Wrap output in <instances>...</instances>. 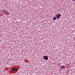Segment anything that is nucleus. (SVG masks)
<instances>
[{
	"label": "nucleus",
	"mask_w": 75,
	"mask_h": 75,
	"mask_svg": "<svg viewBox=\"0 0 75 75\" xmlns=\"http://www.w3.org/2000/svg\"><path fill=\"white\" fill-rule=\"evenodd\" d=\"M61 15L59 13H58L56 15V17L57 18V19H59L60 18H61Z\"/></svg>",
	"instance_id": "f257e3e1"
},
{
	"label": "nucleus",
	"mask_w": 75,
	"mask_h": 75,
	"mask_svg": "<svg viewBox=\"0 0 75 75\" xmlns=\"http://www.w3.org/2000/svg\"><path fill=\"white\" fill-rule=\"evenodd\" d=\"M43 58L45 59V60H48V56H43Z\"/></svg>",
	"instance_id": "f03ea898"
},
{
	"label": "nucleus",
	"mask_w": 75,
	"mask_h": 75,
	"mask_svg": "<svg viewBox=\"0 0 75 75\" xmlns=\"http://www.w3.org/2000/svg\"><path fill=\"white\" fill-rule=\"evenodd\" d=\"M18 71V69L16 68L13 67L11 70V71L13 72V71Z\"/></svg>",
	"instance_id": "7ed1b4c3"
},
{
	"label": "nucleus",
	"mask_w": 75,
	"mask_h": 75,
	"mask_svg": "<svg viewBox=\"0 0 75 75\" xmlns=\"http://www.w3.org/2000/svg\"><path fill=\"white\" fill-rule=\"evenodd\" d=\"M60 68H62V69H64L65 68V66H62L60 67Z\"/></svg>",
	"instance_id": "20e7f679"
},
{
	"label": "nucleus",
	"mask_w": 75,
	"mask_h": 75,
	"mask_svg": "<svg viewBox=\"0 0 75 75\" xmlns=\"http://www.w3.org/2000/svg\"><path fill=\"white\" fill-rule=\"evenodd\" d=\"M56 19H57L56 17H54L53 18V21H55V20H56Z\"/></svg>",
	"instance_id": "39448f33"
},
{
	"label": "nucleus",
	"mask_w": 75,
	"mask_h": 75,
	"mask_svg": "<svg viewBox=\"0 0 75 75\" xmlns=\"http://www.w3.org/2000/svg\"><path fill=\"white\" fill-rule=\"evenodd\" d=\"M2 12L4 13H6V14L7 13V12L6 11L4 10H2Z\"/></svg>",
	"instance_id": "423d86ee"
},
{
	"label": "nucleus",
	"mask_w": 75,
	"mask_h": 75,
	"mask_svg": "<svg viewBox=\"0 0 75 75\" xmlns=\"http://www.w3.org/2000/svg\"><path fill=\"white\" fill-rule=\"evenodd\" d=\"M6 14H7L8 15V14H9V13H8V12H6Z\"/></svg>",
	"instance_id": "0eeeda50"
},
{
	"label": "nucleus",
	"mask_w": 75,
	"mask_h": 75,
	"mask_svg": "<svg viewBox=\"0 0 75 75\" xmlns=\"http://www.w3.org/2000/svg\"><path fill=\"white\" fill-rule=\"evenodd\" d=\"M73 1H75V0H72Z\"/></svg>",
	"instance_id": "6e6552de"
}]
</instances>
